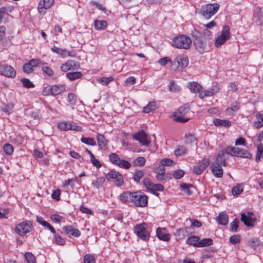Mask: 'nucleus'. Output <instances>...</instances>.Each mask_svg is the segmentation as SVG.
Segmentation results:
<instances>
[{
  "label": "nucleus",
  "instance_id": "obj_48",
  "mask_svg": "<svg viewBox=\"0 0 263 263\" xmlns=\"http://www.w3.org/2000/svg\"><path fill=\"white\" fill-rule=\"evenodd\" d=\"M178 61L179 64V67L181 69L187 67L189 64V59L186 57L183 58L178 57Z\"/></svg>",
  "mask_w": 263,
  "mask_h": 263
},
{
  "label": "nucleus",
  "instance_id": "obj_20",
  "mask_svg": "<svg viewBox=\"0 0 263 263\" xmlns=\"http://www.w3.org/2000/svg\"><path fill=\"white\" fill-rule=\"evenodd\" d=\"M221 165L212 163L211 165V171L213 175L217 178H221L223 176V169L221 167Z\"/></svg>",
  "mask_w": 263,
  "mask_h": 263
},
{
  "label": "nucleus",
  "instance_id": "obj_36",
  "mask_svg": "<svg viewBox=\"0 0 263 263\" xmlns=\"http://www.w3.org/2000/svg\"><path fill=\"white\" fill-rule=\"evenodd\" d=\"M199 242V237L197 236H191L189 237L186 240V243L189 245H192L195 247L198 248V243Z\"/></svg>",
  "mask_w": 263,
  "mask_h": 263
},
{
  "label": "nucleus",
  "instance_id": "obj_7",
  "mask_svg": "<svg viewBox=\"0 0 263 263\" xmlns=\"http://www.w3.org/2000/svg\"><path fill=\"white\" fill-rule=\"evenodd\" d=\"M231 38L230 27L225 25L223 27L221 33L218 35L215 42V46L218 48L221 47L227 41Z\"/></svg>",
  "mask_w": 263,
  "mask_h": 263
},
{
  "label": "nucleus",
  "instance_id": "obj_13",
  "mask_svg": "<svg viewBox=\"0 0 263 263\" xmlns=\"http://www.w3.org/2000/svg\"><path fill=\"white\" fill-rule=\"evenodd\" d=\"M54 0H41L37 5V10L41 15H45L47 10L53 5Z\"/></svg>",
  "mask_w": 263,
  "mask_h": 263
},
{
  "label": "nucleus",
  "instance_id": "obj_11",
  "mask_svg": "<svg viewBox=\"0 0 263 263\" xmlns=\"http://www.w3.org/2000/svg\"><path fill=\"white\" fill-rule=\"evenodd\" d=\"M58 128L61 130L67 131V130H74L78 132L82 131V127L76 125L73 122H67L66 121L61 122L58 124Z\"/></svg>",
  "mask_w": 263,
  "mask_h": 263
},
{
  "label": "nucleus",
  "instance_id": "obj_14",
  "mask_svg": "<svg viewBox=\"0 0 263 263\" xmlns=\"http://www.w3.org/2000/svg\"><path fill=\"white\" fill-rule=\"evenodd\" d=\"M210 163V159L208 158L203 159L199 161L198 163L194 166L193 172L196 175H200Z\"/></svg>",
  "mask_w": 263,
  "mask_h": 263
},
{
  "label": "nucleus",
  "instance_id": "obj_37",
  "mask_svg": "<svg viewBox=\"0 0 263 263\" xmlns=\"http://www.w3.org/2000/svg\"><path fill=\"white\" fill-rule=\"evenodd\" d=\"M194 186L192 184H187L185 183H182L180 185L181 191L183 192L184 194L187 195H191L193 193L191 189Z\"/></svg>",
  "mask_w": 263,
  "mask_h": 263
},
{
  "label": "nucleus",
  "instance_id": "obj_26",
  "mask_svg": "<svg viewBox=\"0 0 263 263\" xmlns=\"http://www.w3.org/2000/svg\"><path fill=\"white\" fill-rule=\"evenodd\" d=\"M189 228L188 227H184L177 229L175 233H174V235L179 239H183L189 235Z\"/></svg>",
  "mask_w": 263,
  "mask_h": 263
},
{
  "label": "nucleus",
  "instance_id": "obj_27",
  "mask_svg": "<svg viewBox=\"0 0 263 263\" xmlns=\"http://www.w3.org/2000/svg\"><path fill=\"white\" fill-rule=\"evenodd\" d=\"M66 86L64 84H58L51 86L52 96H56L65 90Z\"/></svg>",
  "mask_w": 263,
  "mask_h": 263
},
{
  "label": "nucleus",
  "instance_id": "obj_34",
  "mask_svg": "<svg viewBox=\"0 0 263 263\" xmlns=\"http://www.w3.org/2000/svg\"><path fill=\"white\" fill-rule=\"evenodd\" d=\"M83 74L81 71L69 72L66 73V77L70 81L81 79Z\"/></svg>",
  "mask_w": 263,
  "mask_h": 263
},
{
  "label": "nucleus",
  "instance_id": "obj_29",
  "mask_svg": "<svg viewBox=\"0 0 263 263\" xmlns=\"http://www.w3.org/2000/svg\"><path fill=\"white\" fill-rule=\"evenodd\" d=\"M85 151L88 153L90 157V161L92 164L96 167L97 168H99L102 166L101 163L99 161L98 159L96 158L95 155L92 153V152L89 151L88 148H85Z\"/></svg>",
  "mask_w": 263,
  "mask_h": 263
},
{
  "label": "nucleus",
  "instance_id": "obj_25",
  "mask_svg": "<svg viewBox=\"0 0 263 263\" xmlns=\"http://www.w3.org/2000/svg\"><path fill=\"white\" fill-rule=\"evenodd\" d=\"M156 234L158 238L163 241H167L170 239V235L166 233L165 229L158 228L156 230Z\"/></svg>",
  "mask_w": 263,
  "mask_h": 263
},
{
  "label": "nucleus",
  "instance_id": "obj_44",
  "mask_svg": "<svg viewBox=\"0 0 263 263\" xmlns=\"http://www.w3.org/2000/svg\"><path fill=\"white\" fill-rule=\"evenodd\" d=\"M53 234V239L55 243L59 246H63L65 244V240L64 238H62L61 236L56 233V232Z\"/></svg>",
  "mask_w": 263,
  "mask_h": 263
},
{
  "label": "nucleus",
  "instance_id": "obj_50",
  "mask_svg": "<svg viewBox=\"0 0 263 263\" xmlns=\"http://www.w3.org/2000/svg\"><path fill=\"white\" fill-rule=\"evenodd\" d=\"M144 172L141 170H136L133 174V179L135 181L139 182L140 179L143 177Z\"/></svg>",
  "mask_w": 263,
  "mask_h": 263
},
{
  "label": "nucleus",
  "instance_id": "obj_15",
  "mask_svg": "<svg viewBox=\"0 0 263 263\" xmlns=\"http://www.w3.org/2000/svg\"><path fill=\"white\" fill-rule=\"evenodd\" d=\"M133 138L138 141L142 145L148 146L151 143V141L148 139L147 135L143 131L134 134Z\"/></svg>",
  "mask_w": 263,
  "mask_h": 263
},
{
  "label": "nucleus",
  "instance_id": "obj_64",
  "mask_svg": "<svg viewBox=\"0 0 263 263\" xmlns=\"http://www.w3.org/2000/svg\"><path fill=\"white\" fill-rule=\"evenodd\" d=\"M61 194V191L60 189H58L55 190H54L51 194V197L53 199L55 200L56 201H60V195Z\"/></svg>",
  "mask_w": 263,
  "mask_h": 263
},
{
  "label": "nucleus",
  "instance_id": "obj_31",
  "mask_svg": "<svg viewBox=\"0 0 263 263\" xmlns=\"http://www.w3.org/2000/svg\"><path fill=\"white\" fill-rule=\"evenodd\" d=\"M213 123L217 127L223 126L224 127H229L231 126V122L228 120H222L220 119H215L213 120Z\"/></svg>",
  "mask_w": 263,
  "mask_h": 263
},
{
  "label": "nucleus",
  "instance_id": "obj_45",
  "mask_svg": "<svg viewBox=\"0 0 263 263\" xmlns=\"http://www.w3.org/2000/svg\"><path fill=\"white\" fill-rule=\"evenodd\" d=\"M237 147H234L232 146H228L226 147L224 149L222 150L224 153L227 155H230L232 156L235 157L236 154Z\"/></svg>",
  "mask_w": 263,
  "mask_h": 263
},
{
  "label": "nucleus",
  "instance_id": "obj_5",
  "mask_svg": "<svg viewBox=\"0 0 263 263\" xmlns=\"http://www.w3.org/2000/svg\"><path fill=\"white\" fill-rule=\"evenodd\" d=\"M32 222L26 220L16 224L14 228L15 233L21 236H24L27 233H30L33 230Z\"/></svg>",
  "mask_w": 263,
  "mask_h": 263
},
{
  "label": "nucleus",
  "instance_id": "obj_58",
  "mask_svg": "<svg viewBox=\"0 0 263 263\" xmlns=\"http://www.w3.org/2000/svg\"><path fill=\"white\" fill-rule=\"evenodd\" d=\"M117 166H118L122 168L128 169L130 167L131 164L130 162H129L128 161H127L126 160H121L120 159V162L118 163V164Z\"/></svg>",
  "mask_w": 263,
  "mask_h": 263
},
{
  "label": "nucleus",
  "instance_id": "obj_16",
  "mask_svg": "<svg viewBox=\"0 0 263 263\" xmlns=\"http://www.w3.org/2000/svg\"><path fill=\"white\" fill-rule=\"evenodd\" d=\"M62 230L65 234L68 236L79 237L81 234L79 230L74 228L72 226L70 225L64 226L62 228Z\"/></svg>",
  "mask_w": 263,
  "mask_h": 263
},
{
  "label": "nucleus",
  "instance_id": "obj_46",
  "mask_svg": "<svg viewBox=\"0 0 263 263\" xmlns=\"http://www.w3.org/2000/svg\"><path fill=\"white\" fill-rule=\"evenodd\" d=\"M81 141L83 143L88 145L95 146L96 145V140L92 138H86L83 137L81 138Z\"/></svg>",
  "mask_w": 263,
  "mask_h": 263
},
{
  "label": "nucleus",
  "instance_id": "obj_60",
  "mask_svg": "<svg viewBox=\"0 0 263 263\" xmlns=\"http://www.w3.org/2000/svg\"><path fill=\"white\" fill-rule=\"evenodd\" d=\"M42 69L43 73L48 76L52 77L54 74V71L53 70L48 66L42 65Z\"/></svg>",
  "mask_w": 263,
  "mask_h": 263
},
{
  "label": "nucleus",
  "instance_id": "obj_35",
  "mask_svg": "<svg viewBox=\"0 0 263 263\" xmlns=\"http://www.w3.org/2000/svg\"><path fill=\"white\" fill-rule=\"evenodd\" d=\"M255 117L257 121L254 122V127L257 129H259L263 127V113L258 112L256 114Z\"/></svg>",
  "mask_w": 263,
  "mask_h": 263
},
{
  "label": "nucleus",
  "instance_id": "obj_19",
  "mask_svg": "<svg viewBox=\"0 0 263 263\" xmlns=\"http://www.w3.org/2000/svg\"><path fill=\"white\" fill-rule=\"evenodd\" d=\"M134 192H124L119 196V199L124 203H132Z\"/></svg>",
  "mask_w": 263,
  "mask_h": 263
},
{
  "label": "nucleus",
  "instance_id": "obj_22",
  "mask_svg": "<svg viewBox=\"0 0 263 263\" xmlns=\"http://www.w3.org/2000/svg\"><path fill=\"white\" fill-rule=\"evenodd\" d=\"M187 87L192 92L194 93H200L202 89V86L198 82L195 81L188 82Z\"/></svg>",
  "mask_w": 263,
  "mask_h": 263
},
{
  "label": "nucleus",
  "instance_id": "obj_61",
  "mask_svg": "<svg viewBox=\"0 0 263 263\" xmlns=\"http://www.w3.org/2000/svg\"><path fill=\"white\" fill-rule=\"evenodd\" d=\"M196 141V138L194 134H188L185 135V142L187 144L194 143Z\"/></svg>",
  "mask_w": 263,
  "mask_h": 263
},
{
  "label": "nucleus",
  "instance_id": "obj_38",
  "mask_svg": "<svg viewBox=\"0 0 263 263\" xmlns=\"http://www.w3.org/2000/svg\"><path fill=\"white\" fill-rule=\"evenodd\" d=\"M107 26V23L106 21L102 20H95L94 21V28L97 30H104Z\"/></svg>",
  "mask_w": 263,
  "mask_h": 263
},
{
  "label": "nucleus",
  "instance_id": "obj_40",
  "mask_svg": "<svg viewBox=\"0 0 263 263\" xmlns=\"http://www.w3.org/2000/svg\"><path fill=\"white\" fill-rule=\"evenodd\" d=\"M187 153V148L184 145H178L174 151V154L177 157H180Z\"/></svg>",
  "mask_w": 263,
  "mask_h": 263
},
{
  "label": "nucleus",
  "instance_id": "obj_56",
  "mask_svg": "<svg viewBox=\"0 0 263 263\" xmlns=\"http://www.w3.org/2000/svg\"><path fill=\"white\" fill-rule=\"evenodd\" d=\"M3 150L7 155H11L14 151L13 146L9 143H5L3 146Z\"/></svg>",
  "mask_w": 263,
  "mask_h": 263
},
{
  "label": "nucleus",
  "instance_id": "obj_8",
  "mask_svg": "<svg viewBox=\"0 0 263 263\" xmlns=\"http://www.w3.org/2000/svg\"><path fill=\"white\" fill-rule=\"evenodd\" d=\"M0 74L7 78H14L16 72L12 66L6 64H0Z\"/></svg>",
  "mask_w": 263,
  "mask_h": 263
},
{
  "label": "nucleus",
  "instance_id": "obj_28",
  "mask_svg": "<svg viewBox=\"0 0 263 263\" xmlns=\"http://www.w3.org/2000/svg\"><path fill=\"white\" fill-rule=\"evenodd\" d=\"M154 172L157 173L156 177L158 180L165 179V170L164 167L159 165V166L155 168Z\"/></svg>",
  "mask_w": 263,
  "mask_h": 263
},
{
  "label": "nucleus",
  "instance_id": "obj_4",
  "mask_svg": "<svg viewBox=\"0 0 263 263\" xmlns=\"http://www.w3.org/2000/svg\"><path fill=\"white\" fill-rule=\"evenodd\" d=\"M147 225L145 222L136 224L134 228V233L137 237L143 241H148L150 233L147 231Z\"/></svg>",
  "mask_w": 263,
  "mask_h": 263
},
{
  "label": "nucleus",
  "instance_id": "obj_43",
  "mask_svg": "<svg viewBox=\"0 0 263 263\" xmlns=\"http://www.w3.org/2000/svg\"><path fill=\"white\" fill-rule=\"evenodd\" d=\"M213 244V240L210 238H203L201 240H199L198 243V248L205 247L210 246Z\"/></svg>",
  "mask_w": 263,
  "mask_h": 263
},
{
  "label": "nucleus",
  "instance_id": "obj_3",
  "mask_svg": "<svg viewBox=\"0 0 263 263\" xmlns=\"http://www.w3.org/2000/svg\"><path fill=\"white\" fill-rule=\"evenodd\" d=\"M192 45L191 38L186 35L180 34L174 37L172 45L179 49H189Z\"/></svg>",
  "mask_w": 263,
  "mask_h": 263
},
{
  "label": "nucleus",
  "instance_id": "obj_17",
  "mask_svg": "<svg viewBox=\"0 0 263 263\" xmlns=\"http://www.w3.org/2000/svg\"><path fill=\"white\" fill-rule=\"evenodd\" d=\"M80 66L77 65L73 60H68L61 66V70L63 72L75 70L79 69Z\"/></svg>",
  "mask_w": 263,
  "mask_h": 263
},
{
  "label": "nucleus",
  "instance_id": "obj_9",
  "mask_svg": "<svg viewBox=\"0 0 263 263\" xmlns=\"http://www.w3.org/2000/svg\"><path fill=\"white\" fill-rule=\"evenodd\" d=\"M107 179H112V181L117 186L123 184L124 181L122 176L118 172L111 170L106 175Z\"/></svg>",
  "mask_w": 263,
  "mask_h": 263
},
{
  "label": "nucleus",
  "instance_id": "obj_57",
  "mask_svg": "<svg viewBox=\"0 0 263 263\" xmlns=\"http://www.w3.org/2000/svg\"><path fill=\"white\" fill-rule=\"evenodd\" d=\"M21 82L24 86V87L28 88H33L34 87V84L30 81V80L27 78H23L21 79Z\"/></svg>",
  "mask_w": 263,
  "mask_h": 263
},
{
  "label": "nucleus",
  "instance_id": "obj_42",
  "mask_svg": "<svg viewBox=\"0 0 263 263\" xmlns=\"http://www.w3.org/2000/svg\"><path fill=\"white\" fill-rule=\"evenodd\" d=\"M13 10L14 6H3L0 8V15L4 17L5 14L11 13Z\"/></svg>",
  "mask_w": 263,
  "mask_h": 263
},
{
  "label": "nucleus",
  "instance_id": "obj_62",
  "mask_svg": "<svg viewBox=\"0 0 263 263\" xmlns=\"http://www.w3.org/2000/svg\"><path fill=\"white\" fill-rule=\"evenodd\" d=\"M50 218L53 222L56 223H60L63 219L62 216L57 214H51Z\"/></svg>",
  "mask_w": 263,
  "mask_h": 263
},
{
  "label": "nucleus",
  "instance_id": "obj_39",
  "mask_svg": "<svg viewBox=\"0 0 263 263\" xmlns=\"http://www.w3.org/2000/svg\"><path fill=\"white\" fill-rule=\"evenodd\" d=\"M105 182V178L104 177H100L92 182L93 187L97 189L102 187Z\"/></svg>",
  "mask_w": 263,
  "mask_h": 263
},
{
  "label": "nucleus",
  "instance_id": "obj_24",
  "mask_svg": "<svg viewBox=\"0 0 263 263\" xmlns=\"http://www.w3.org/2000/svg\"><path fill=\"white\" fill-rule=\"evenodd\" d=\"M235 157L251 159L252 157V155L248 150L237 147Z\"/></svg>",
  "mask_w": 263,
  "mask_h": 263
},
{
  "label": "nucleus",
  "instance_id": "obj_21",
  "mask_svg": "<svg viewBox=\"0 0 263 263\" xmlns=\"http://www.w3.org/2000/svg\"><path fill=\"white\" fill-rule=\"evenodd\" d=\"M36 221L44 228L48 229L51 233L54 234L55 230L49 222L46 221L43 217L40 216H36Z\"/></svg>",
  "mask_w": 263,
  "mask_h": 263
},
{
  "label": "nucleus",
  "instance_id": "obj_30",
  "mask_svg": "<svg viewBox=\"0 0 263 263\" xmlns=\"http://www.w3.org/2000/svg\"><path fill=\"white\" fill-rule=\"evenodd\" d=\"M227 158H226L225 154L222 151L217 154L216 158L215 164L221 165L226 166L227 165L226 162Z\"/></svg>",
  "mask_w": 263,
  "mask_h": 263
},
{
  "label": "nucleus",
  "instance_id": "obj_53",
  "mask_svg": "<svg viewBox=\"0 0 263 263\" xmlns=\"http://www.w3.org/2000/svg\"><path fill=\"white\" fill-rule=\"evenodd\" d=\"M76 181L77 180L74 178L68 179L64 181L63 186L64 187H68V186H70L71 188L73 189L74 187Z\"/></svg>",
  "mask_w": 263,
  "mask_h": 263
},
{
  "label": "nucleus",
  "instance_id": "obj_2",
  "mask_svg": "<svg viewBox=\"0 0 263 263\" xmlns=\"http://www.w3.org/2000/svg\"><path fill=\"white\" fill-rule=\"evenodd\" d=\"M191 113L189 106H181L173 112V118L175 122L184 123L190 120Z\"/></svg>",
  "mask_w": 263,
  "mask_h": 263
},
{
  "label": "nucleus",
  "instance_id": "obj_33",
  "mask_svg": "<svg viewBox=\"0 0 263 263\" xmlns=\"http://www.w3.org/2000/svg\"><path fill=\"white\" fill-rule=\"evenodd\" d=\"M240 108V104L237 102H235L231 104V107H228L226 109V112L228 115H233L234 113Z\"/></svg>",
  "mask_w": 263,
  "mask_h": 263
},
{
  "label": "nucleus",
  "instance_id": "obj_55",
  "mask_svg": "<svg viewBox=\"0 0 263 263\" xmlns=\"http://www.w3.org/2000/svg\"><path fill=\"white\" fill-rule=\"evenodd\" d=\"M164 190V187L161 184H153L151 190L152 193L155 195H158V193H156L155 192L157 191H163Z\"/></svg>",
  "mask_w": 263,
  "mask_h": 263
},
{
  "label": "nucleus",
  "instance_id": "obj_52",
  "mask_svg": "<svg viewBox=\"0 0 263 263\" xmlns=\"http://www.w3.org/2000/svg\"><path fill=\"white\" fill-rule=\"evenodd\" d=\"M24 257L28 263H35L36 258L32 253H26L24 255Z\"/></svg>",
  "mask_w": 263,
  "mask_h": 263
},
{
  "label": "nucleus",
  "instance_id": "obj_18",
  "mask_svg": "<svg viewBox=\"0 0 263 263\" xmlns=\"http://www.w3.org/2000/svg\"><path fill=\"white\" fill-rule=\"evenodd\" d=\"M96 138L99 148L103 151L107 150L108 149V141L105 139L104 136L100 133H98L96 135Z\"/></svg>",
  "mask_w": 263,
  "mask_h": 263
},
{
  "label": "nucleus",
  "instance_id": "obj_6",
  "mask_svg": "<svg viewBox=\"0 0 263 263\" xmlns=\"http://www.w3.org/2000/svg\"><path fill=\"white\" fill-rule=\"evenodd\" d=\"M132 203L136 207H145L148 204V197L141 191L134 192Z\"/></svg>",
  "mask_w": 263,
  "mask_h": 263
},
{
  "label": "nucleus",
  "instance_id": "obj_10",
  "mask_svg": "<svg viewBox=\"0 0 263 263\" xmlns=\"http://www.w3.org/2000/svg\"><path fill=\"white\" fill-rule=\"evenodd\" d=\"M42 63L39 59H32L23 65V71L26 73H30L33 71L34 68L40 66Z\"/></svg>",
  "mask_w": 263,
  "mask_h": 263
},
{
  "label": "nucleus",
  "instance_id": "obj_49",
  "mask_svg": "<svg viewBox=\"0 0 263 263\" xmlns=\"http://www.w3.org/2000/svg\"><path fill=\"white\" fill-rule=\"evenodd\" d=\"M146 159L143 157H138L133 162L134 166H143L144 165Z\"/></svg>",
  "mask_w": 263,
  "mask_h": 263
},
{
  "label": "nucleus",
  "instance_id": "obj_59",
  "mask_svg": "<svg viewBox=\"0 0 263 263\" xmlns=\"http://www.w3.org/2000/svg\"><path fill=\"white\" fill-rule=\"evenodd\" d=\"M84 263H96V260L93 256L90 254H86L83 258Z\"/></svg>",
  "mask_w": 263,
  "mask_h": 263
},
{
  "label": "nucleus",
  "instance_id": "obj_23",
  "mask_svg": "<svg viewBox=\"0 0 263 263\" xmlns=\"http://www.w3.org/2000/svg\"><path fill=\"white\" fill-rule=\"evenodd\" d=\"M241 220L247 227H253L254 222L256 221V218H253L249 216H247L244 213L241 214Z\"/></svg>",
  "mask_w": 263,
  "mask_h": 263
},
{
  "label": "nucleus",
  "instance_id": "obj_41",
  "mask_svg": "<svg viewBox=\"0 0 263 263\" xmlns=\"http://www.w3.org/2000/svg\"><path fill=\"white\" fill-rule=\"evenodd\" d=\"M156 103L155 102H151L148 104L143 107V112L148 114L155 110L156 109Z\"/></svg>",
  "mask_w": 263,
  "mask_h": 263
},
{
  "label": "nucleus",
  "instance_id": "obj_12",
  "mask_svg": "<svg viewBox=\"0 0 263 263\" xmlns=\"http://www.w3.org/2000/svg\"><path fill=\"white\" fill-rule=\"evenodd\" d=\"M193 43L196 49L200 54H203L205 52V44L202 40L200 35L197 32L196 34H193Z\"/></svg>",
  "mask_w": 263,
  "mask_h": 263
},
{
  "label": "nucleus",
  "instance_id": "obj_54",
  "mask_svg": "<svg viewBox=\"0 0 263 263\" xmlns=\"http://www.w3.org/2000/svg\"><path fill=\"white\" fill-rule=\"evenodd\" d=\"M113 80L114 78L112 76H110L108 77H101L99 78L98 81L102 85L106 86L109 84V82L112 81Z\"/></svg>",
  "mask_w": 263,
  "mask_h": 263
},
{
  "label": "nucleus",
  "instance_id": "obj_1",
  "mask_svg": "<svg viewBox=\"0 0 263 263\" xmlns=\"http://www.w3.org/2000/svg\"><path fill=\"white\" fill-rule=\"evenodd\" d=\"M220 5L218 3H209L202 5L199 10V14L205 20L210 19L218 11Z\"/></svg>",
  "mask_w": 263,
  "mask_h": 263
},
{
  "label": "nucleus",
  "instance_id": "obj_32",
  "mask_svg": "<svg viewBox=\"0 0 263 263\" xmlns=\"http://www.w3.org/2000/svg\"><path fill=\"white\" fill-rule=\"evenodd\" d=\"M228 215L224 212H221L216 217V221L220 224L226 225L228 223Z\"/></svg>",
  "mask_w": 263,
  "mask_h": 263
},
{
  "label": "nucleus",
  "instance_id": "obj_47",
  "mask_svg": "<svg viewBox=\"0 0 263 263\" xmlns=\"http://www.w3.org/2000/svg\"><path fill=\"white\" fill-rule=\"evenodd\" d=\"M108 157L111 163L116 165H117L120 161V157L116 153H112L110 154L108 156Z\"/></svg>",
  "mask_w": 263,
  "mask_h": 263
},
{
  "label": "nucleus",
  "instance_id": "obj_63",
  "mask_svg": "<svg viewBox=\"0 0 263 263\" xmlns=\"http://www.w3.org/2000/svg\"><path fill=\"white\" fill-rule=\"evenodd\" d=\"M239 220L235 218L232 222L230 223V229L231 231L233 232H236L237 231L238 228Z\"/></svg>",
  "mask_w": 263,
  "mask_h": 263
},
{
  "label": "nucleus",
  "instance_id": "obj_51",
  "mask_svg": "<svg viewBox=\"0 0 263 263\" xmlns=\"http://www.w3.org/2000/svg\"><path fill=\"white\" fill-rule=\"evenodd\" d=\"M51 50L53 52H54L60 55H62L63 57L66 56L67 50L65 49H62V48H60L59 47H58L54 46L51 48Z\"/></svg>",
  "mask_w": 263,
  "mask_h": 263
}]
</instances>
